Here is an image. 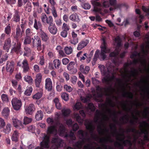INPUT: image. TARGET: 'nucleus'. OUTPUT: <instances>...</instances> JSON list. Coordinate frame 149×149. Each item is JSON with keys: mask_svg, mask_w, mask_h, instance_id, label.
<instances>
[{"mask_svg": "<svg viewBox=\"0 0 149 149\" xmlns=\"http://www.w3.org/2000/svg\"><path fill=\"white\" fill-rule=\"evenodd\" d=\"M21 43L20 42L18 41L17 42L16 44L15 43L12 50L17 54H19L21 51Z\"/></svg>", "mask_w": 149, "mask_h": 149, "instance_id": "dca6fc26", "label": "nucleus"}, {"mask_svg": "<svg viewBox=\"0 0 149 149\" xmlns=\"http://www.w3.org/2000/svg\"><path fill=\"white\" fill-rule=\"evenodd\" d=\"M22 37L21 29L20 26L18 25H17L16 28L15 35L14 37L18 41L19 38Z\"/></svg>", "mask_w": 149, "mask_h": 149, "instance_id": "f3484780", "label": "nucleus"}, {"mask_svg": "<svg viewBox=\"0 0 149 149\" xmlns=\"http://www.w3.org/2000/svg\"><path fill=\"white\" fill-rule=\"evenodd\" d=\"M49 141H42L40 143V145L42 148H48L49 147Z\"/></svg>", "mask_w": 149, "mask_h": 149, "instance_id": "8fccbe9b", "label": "nucleus"}, {"mask_svg": "<svg viewBox=\"0 0 149 149\" xmlns=\"http://www.w3.org/2000/svg\"><path fill=\"white\" fill-rule=\"evenodd\" d=\"M33 40V47L36 46L37 49L40 48L42 46L41 41L40 38L38 36H34V38H32Z\"/></svg>", "mask_w": 149, "mask_h": 149, "instance_id": "1a4fd4ad", "label": "nucleus"}, {"mask_svg": "<svg viewBox=\"0 0 149 149\" xmlns=\"http://www.w3.org/2000/svg\"><path fill=\"white\" fill-rule=\"evenodd\" d=\"M54 67L56 69L59 68L61 64V61L58 59H55L53 61Z\"/></svg>", "mask_w": 149, "mask_h": 149, "instance_id": "4c0bfd02", "label": "nucleus"}, {"mask_svg": "<svg viewBox=\"0 0 149 149\" xmlns=\"http://www.w3.org/2000/svg\"><path fill=\"white\" fill-rule=\"evenodd\" d=\"M1 98L3 102H8L9 99L7 95L3 94L1 96Z\"/></svg>", "mask_w": 149, "mask_h": 149, "instance_id": "13d9d810", "label": "nucleus"}, {"mask_svg": "<svg viewBox=\"0 0 149 149\" xmlns=\"http://www.w3.org/2000/svg\"><path fill=\"white\" fill-rule=\"evenodd\" d=\"M52 143H55L56 145L57 148H60L63 142L62 139L57 138H53L52 141Z\"/></svg>", "mask_w": 149, "mask_h": 149, "instance_id": "bb28decb", "label": "nucleus"}, {"mask_svg": "<svg viewBox=\"0 0 149 149\" xmlns=\"http://www.w3.org/2000/svg\"><path fill=\"white\" fill-rule=\"evenodd\" d=\"M4 32L8 35L10 34L11 32V28L10 24L5 28Z\"/></svg>", "mask_w": 149, "mask_h": 149, "instance_id": "6e6d98bb", "label": "nucleus"}, {"mask_svg": "<svg viewBox=\"0 0 149 149\" xmlns=\"http://www.w3.org/2000/svg\"><path fill=\"white\" fill-rule=\"evenodd\" d=\"M119 54L118 50L116 49L115 51L111 52L109 54L110 57H116Z\"/></svg>", "mask_w": 149, "mask_h": 149, "instance_id": "5fc2aeb1", "label": "nucleus"}, {"mask_svg": "<svg viewBox=\"0 0 149 149\" xmlns=\"http://www.w3.org/2000/svg\"><path fill=\"white\" fill-rule=\"evenodd\" d=\"M137 70L135 69H134L133 70L130 71V73H131V75L130 76H127V75H126L125 76L126 77H128V78L130 79H131V76L134 77L136 76L138 73Z\"/></svg>", "mask_w": 149, "mask_h": 149, "instance_id": "a18cd8bd", "label": "nucleus"}, {"mask_svg": "<svg viewBox=\"0 0 149 149\" xmlns=\"http://www.w3.org/2000/svg\"><path fill=\"white\" fill-rule=\"evenodd\" d=\"M62 112L63 116L66 117L69 116L71 112V111L69 109H64L62 110Z\"/></svg>", "mask_w": 149, "mask_h": 149, "instance_id": "49530a36", "label": "nucleus"}, {"mask_svg": "<svg viewBox=\"0 0 149 149\" xmlns=\"http://www.w3.org/2000/svg\"><path fill=\"white\" fill-rule=\"evenodd\" d=\"M110 128L112 130H113V129H114V132L113 133V134H117L116 137L117 139L118 138H120V139L123 138H125V134H124L125 131L122 128L120 129V130L122 132V133L121 134H119L118 133L116 126L115 124H113L112 125H111L110 126Z\"/></svg>", "mask_w": 149, "mask_h": 149, "instance_id": "0eeeda50", "label": "nucleus"}, {"mask_svg": "<svg viewBox=\"0 0 149 149\" xmlns=\"http://www.w3.org/2000/svg\"><path fill=\"white\" fill-rule=\"evenodd\" d=\"M125 138H124L121 139L118 138L117 140L123 142L121 144H123L124 146H127V144H128L129 147L130 148H131L132 146V143L131 141L128 139L125 140Z\"/></svg>", "mask_w": 149, "mask_h": 149, "instance_id": "a211bd4d", "label": "nucleus"}, {"mask_svg": "<svg viewBox=\"0 0 149 149\" xmlns=\"http://www.w3.org/2000/svg\"><path fill=\"white\" fill-rule=\"evenodd\" d=\"M42 96V92H38L34 95L32 97L33 99L38 100L40 99Z\"/></svg>", "mask_w": 149, "mask_h": 149, "instance_id": "603ef678", "label": "nucleus"}, {"mask_svg": "<svg viewBox=\"0 0 149 149\" xmlns=\"http://www.w3.org/2000/svg\"><path fill=\"white\" fill-rule=\"evenodd\" d=\"M24 8L25 10L29 12H30L31 11L32 6L31 3L29 2L27 3L24 6Z\"/></svg>", "mask_w": 149, "mask_h": 149, "instance_id": "a19ab883", "label": "nucleus"}, {"mask_svg": "<svg viewBox=\"0 0 149 149\" xmlns=\"http://www.w3.org/2000/svg\"><path fill=\"white\" fill-rule=\"evenodd\" d=\"M85 125L86 126V129L89 131L92 137L95 139L96 138V135L93 134L95 127L92 121H86L85 123Z\"/></svg>", "mask_w": 149, "mask_h": 149, "instance_id": "39448f33", "label": "nucleus"}, {"mask_svg": "<svg viewBox=\"0 0 149 149\" xmlns=\"http://www.w3.org/2000/svg\"><path fill=\"white\" fill-rule=\"evenodd\" d=\"M69 18L73 22H77L79 23L80 21V19L78 15L76 13L71 15L69 16Z\"/></svg>", "mask_w": 149, "mask_h": 149, "instance_id": "393cba45", "label": "nucleus"}, {"mask_svg": "<svg viewBox=\"0 0 149 149\" xmlns=\"http://www.w3.org/2000/svg\"><path fill=\"white\" fill-rule=\"evenodd\" d=\"M113 140L111 138L110 136H109L106 138L100 139L99 142L100 143H107V142L112 143L113 142Z\"/></svg>", "mask_w": 149, "mask_h": 149, "instance_id": "e433bc0d", "label": "nucleus"}, {"mask_svg": "<svg viewBox=\"0 0 149 149\" xmlns=\"http://www.w3.org/2000/svg\"><path fill=\"white\" fill-rule=\"evenodd\" d=\"M48 29L52 34L55 35L57 33L58 29L55 24H52L49 25Z\"/></svg>", "mask_w": 149, "mask_h": 149, "instance_id": "412c9836", "label": "nucleus"}, {"mask_svg": "<svg viewBox=\"0 0 149 149\" xmlns=\"http://www.w3.org/2000/svg\"><path fill=\"white\" fill-rule=\"evenodd\" d=\"M72 39L70 40V42L74 45H76L78 42V38L77 37V35L74 31H73L72 33Z\"/></svg>", "mask_w": 149, "mask_h": 149, "instance_id": "4be33fe9", "label": "nucleus"}, {"mask_svg": "<svg viewBox=\"0 0 149 149\" xmlns=\"http://www.w3.org/2000/svg\"><path fill=\"white\" fill-rule=\"evenodd\" d=\"M42 79V76L41 74H37L35 79V84L36 87H39Z\"/></svg>", "mask_w": 149, "mask_h": 149, "instance_id": "72a5a7b5", "label": "nucleus"}, {"mask_svg": "<svg viewBox=\"0 0 149 149\" xmlns=\"http://www.w3.org/2000/svg\"><path fill=\"white\" fill-rule=\"evenodd\" d=\"M53 102L55 104L56 108L58 109H60L61 108V106L59 102V100L58 98H55L53 100Z\"/></svg>", "mask_w": 149, "mask_h": 149, "instance_id": "58836bf2", "label": "nucleus"}, {"mask_svg": "<svg viewBox=\"0 0 149 149\" xmlns=\"http://www.w3.org/2000/svg\"><path fill=\"white\" fill-rule=\"evenodd\" d=\"M98 68L100 70L101 74L103 75H105L107 74V71L105 66L102 65H100L98 66Z\"/></svg>", "mask_w": 149, "mask_h": 149, "instance_id": "c03bdc74", "label": "nucleus"}, {"mask_svg": "<svg viewBox=\"0 0 149 149\" xmlns=\"http://www.w3.org/2000/svg\"><path fill=\"white\" fill-rule=\"evenodd\" d=\"M28 131L32 132V133H34L36 129L35 126L33 125L29 126L28 127Z\"/></svg>", "mask_w": 149, "mask_h": 149, "instance_id": "0e129e2a", "label": "nucleus"}, {"mask_svg": "<svg viewBox=\"0 0 149 149\" xmlns=\"http://www.w3.org/2000/svg\"><path fill=\"white\" fill-rule=\"evenodd\" d=\"M143 10L146 13L147 15H149V6L146 7L145 6H143L142 7Z\"/></svg>", "mask_w": 149, "mask_h": 149, "instance_id": "774afa93", "label": "nucleus"}, {"mask_svg": "<svg viewBox=\"0 0 149 149\" xmlns=\"http://www.w3.org/2000/svg\"><path fill=\"white\" fill-rule=\"evenodd\" d=\"M24 79L26 82H28L29 84H32L33 79L31 76L26 75L24 77Z\"/></svg>", "mask_w": 149, "mask_h": 149, "instance_id": "09e8293b", "label": "nucleus"}, {"mask_svg": "<svg viewBox=\"0 0 149 149\" xmlns=\"http://www.w3.org/2000/svg\"><path fill=\"white\" fill-rule=\"evenodd\" d=\"M44 116L43 113L41 110L37 111L35 115V118L37 120H40L42 119Z\"/></svg>", "mask_w": 149, "mask_h": 149, "instance_id": "2f4dec72", "label": "nucleus"}, {"mask_svg": "<svg viewBox=\"0 0 149 149\" xmlns=\"http://www.w3.org/2000/svg\"><path fill=\"white\" fill-rule=\"evenodd\" d=\"M10 110L8 107L4 108L1 112L2 115L5 118H7L9 116Z\"/></svg>", "mask_w": 149, "mask_h": 149, "instance_id": "c756f323", "label": "nucleus"}, {"mask_svg": "<svg viewBox=\"0 0 149 149\" xmlns=\"http://www.w3.org/2000/svg\"><path fill=\"white\" fill-rule=\"evenodd\" d=\"M100 115L103 116V119L104 120H107L109 119V118L107 115L102 113L99 110H97L96 111V119L94 120L95 123H96L98 122L99 118V116Z\"/></svg>", "mask_w": 149, "mask_h": 149, "instance_id": "9b49d317", "label": "nucleus"}, {"mask_svg": "<svg viewBox=\"0 0 149 149\" xmlns=\"http://www.w3.org/2000/svg\"><path fill=\"white\" fill-rule=\"evenodd\" d=\"M64 89L67 92H70L73 90V88L70 86H68L67 84H65L64 85Z\"/></svg>", "mask_w": 149, "mask_h": 149, "instance_id": "e2e57ef3", "label": "nucleus"}, {"mask_svg": "<svg viewBox=\"0 0 149 149\" xmlns=\"http://www.w3.org/2000/svg\"><path fill=\"white\" fill-rule=\"evenodd\" d=\"M25 34V36L31 37L33 35V32L31 31V29L28 28L26 29V30Z\"/></svg>", "mask_w": 149, "mask_h": 149, "instance_id": "4d7b16f0", "label": "nucleus"}, {"mask_svg": "<svg viewBox=\"0 0 149 149\" xmlns=\"http://www.w3.org/2000/svg\"><path fill=\"white\" fill-rule=\"evenodd\" d=\"M11 125L10 124H8L6 128L3 130V132L6 134H8L11 131Z\"/></svg>", "mask_w": 149, "mask_h": 149, "instance_id": "864d4df0", "label": "nucleus"}, {"mask_svg": "<svg viewBox=\"0 0 149 149\" xmlns=\"http://www.w3.org/2000/svg\"><path fill=\"white\" fill-rule=\"evenodd\" d=\"M45 88L48 91H51L52 89V82L49 78H47L45 80Z\"/></svg>", "mask_w": 149, "mask_h": 149, "instance_id": "2eb2a0df", "label": "nucleus"}, {"mask_svg": "<svg viewBox=\"0 0 149 149\" xmlns=\"http://www.w3.org/2000/svg\"><path fill=\"white\" fill-rule=\"evenodd\" d=\"M13 122L14 126L17 128H18L20 126H22V124L21 121L17 119H13Z\"/></svg>", "mask_w": 149, "mask_h": 149, "instance_id": "473e14b6", "label": "nucleus"}, {"mask_svg": "<svg viewBox=\"0 0 149 149\" xmlns=\"http://www.w3.org/2000/svg\"><path fill=\"white\" fill-rule=\"evenodd\" d=\"M41 18L42 22L46 23L49 25L53 24V19L51 16L47 17L45 14H42Z\"/></svg>", "mask_w": 149, "mask_h": 149, "instance_id": "6e6552de", "label": "nucleus"}, {"mask_svg": "<svg viewBox=\"0 0 149 149\" xmlns=\"http://www.w3.org/2000/svg\"><path fill=\"white\" fill-rule=\"evenodd\" d=\"M55 125H52L48 127L47 131V133L48 134H53L56 131Z\"/></svg>", "mask_w": 149, "mask_h": 149, "instance_id": "7c9ffc66", "label": "nucleus"}, {"mask_svg": "<svg viewBox=\"0 0 149 149\" xmlns=\"http://www.w3.org/2000/svg\"><path fill=\"white\" fill-rule=\"evenodd\" d=\"M35 109V105L33 104H30L25 108L26 113L30 115H31L33 113Z\"/></svg>", "mask_w": 149, "mask_h": 149, "instance_id": "4468645a", "label": "nucleus"}, {"mask_svg": "<svg viewBox=\"0 0 149 149\" xmlns=\"http://www.w3.org/2000/svg\"><path fill=\"white\" fill-rule=\"evenodd\" d=\"M108 1H104L102 3V6L104 8H107L109 7L110 5L113 6V7H110L109 10L110 11L116 9H120L122 6L121 4H117L116 0H109Z\"/></svg>", "mask_w": 149, "mask_h": 149, "instance_id": "7ed1b4c3", "label": "nucleus"}, {"mask_svg": "<svg viewBox=\"0 0 149 149\" xmlns=\"http://www.w3.org/2000/svg\"><path fill=\"white\" fill-rule=\"evenodd\" d=\"M11 39L10 38H8L5 41L3 48V49L6 51L7 52H9L11 45Z\"/></svg>", "mask_w": 149, "mask_h": 149, "instance_id": "6ab92c4d", "label": "nucleus"}, {"mask_svg": "<svg viewBox=\"0 0 149 149\" xmlns=\"http://www.w3.org/2000/svg\"><path fill=\"white\" fill-rule=\"evenodd\" d=\"M32 121V119L27 117H25L24 119V124L25 125L30 123Z\"/></svg>", "mask_w": 149, "mask_h": 149, "instance_id": "680f3d73", "label": "nucleus"}, {"mask_svg": "<svg viewBox=\"0 0 149 149\" xmlns=\"http://www.w3.org/2000/svg\"><path fill=\"white\" fill-rule=\"evenodd\" d=\"M92 82L93 84L95 86L96 90L97 91V94L98 97H102L104 93H106V95H107V91L110 89V88H102L98 85L100 84V81L96 79L95 78L92 77Z\"/></svg>", "mask_w": 149, "mask_h": 149, "instance_id": "f257e3e1", "label": "nucleus"}, {"mask_svg": "<svg viewBox=\"0 0 149 149\" xmlns=\"http://www.w3.org/2000/svg\"><path fill=\"white\" fill-rule=\"evenodd\" d=\"M33 91V88L31 86L27 87L24 93V95L26 96H30Z\"/></svg>", "mask_w": 149, "mask_h": 149, "instance_id": "79ce46f5", "label": "nucleus"}, {"mask_svg": "<svg viewBox=\"0 0 149 149\" xmlns=\"http://www.w3.org/2000/svg\"><path fill=\"white\" fill-rule=\"evenodd\" d=\"M15 63L13 61H8L6 62V69L7 72L11 74L13 72Z\"/></svg>", "mask_w": 149, "mask_h": 149, "instance_id": "9d476101", "label": "nucleus"}, {"mask_svg": "<svg viewBox=\"0 0 149 149\" xmlns=\"http://www.w3.org/2000/svg\"><path fill=\"white\" fill-rule=\"evenodd\" d=\"M61 97L65 101H67L69 99V95L65 93H62Z\"/></svg>", "mask_w": 149, "mask_h": 149, "instance_id": "bf43d9fd", "label": "nucleus"}, {"mask_svg": "<svg viewBox=\"0 0 149 149\" xmlns=\"http://www.w3.org/2000/svg\"><path fill=\"white\" fill-rule=\"evenodd\" d=\"M75 64V63L74 61L70 62L68 65H67V67L69 71L74 70V72L73 73H75L77 72V70L76 69H74V65Z\"/></svg>", "mask_w": 149, "mask_h": 149, "instance_id": "f704fd0d", "label": "nucleus"}, {"mask_svg": "<svg viewBox=\"0 0 149 149\" xmlns=\"http://www.w3.org/2000/svg\"><path fill=\"white\" fill-rule=\"evenodd\" d=\"M78 134L80 136L79 139L82 140L81 141H77L75 143L74 146L78 148L82 147L83 144L84 143L85 141L89 140V138H87L86 137L88 135L87 132H84L82 130H80L78 132Z\"/></svg>", "mask_w": 149, "mask_h": 149, "instance_id": "f03ea898", "label": "nucleus"}, {"mask_svg": "<svg viewBox=\"0 0 149 149\" xmlns=\"http://www.w3.org/2000/svg\"><path fill=\"white\" fill-rule=\"evenodd\" d=\"M123 89L124 92L122 94V96L124 97H127L130 99H132L134 97L133 94L131 92H125V89L124 86L123 87Z\"/></svg>", "mask_w": 149, "mask_h": 149, "instance_id": "c85d7f7f", "label": "nucleus"}, {"mask_svg": "<svg viewBox=\"0 0 149 149\" xmlns=\"http://www.w3.org/2000/svg\"><path fill=\"white\" fill-rule=\"evenodd\" d=\"M64 50L65 53L68 55L70 54L72 52V49L71 47H65L64 49Z\"/></svg>", "mask_w": 149, "mask_h": 149, "instance_id": "3c124183", "label": "nucleus"}, {"mask_svg": "<svg viewBox=\"0 0 149 149\" xmlns=\"http://www.w3.org/2000/svg\"><path fill=\"white\" fill-rule=\"evenodd\" d=\"M19 133L17 130H15L12 135L11 139L12 141L15 142L17 141L18 138L19 137Z\"/></svg>", "mask_w": 149, "mask_h": 149, "instance_id": "c9c22d12", "label": "nucleus"}, {"mask_svg": "<svg viewBox=\"0 0 149 149\" xmlns=\"http://www.w3.org/2000/svg\"><path fill=\"white\" fill-rule=\"evenodd\" d=\"M107 111L109 114H110L111 115L113 116L115 118H116V112L114 111L113 112H112L111 110L110 109H107Z\"/></svg>", "mask_w": 149, "mask_h": 149, "instance_id": "69168bd1", "label": "nucleus"}, {"mask_svg": "<svg viewBox=\"0 0 149 149\" xmlns=\"http://www.w3.org/2000/svg\"><path fill=\"white\" fill-rule=\"evenodd\" d=\"M102 126L103 127H105L104 123L102 122H100V124L99 125L97 126V131L100 134H102L103 133V131H105L107 132H108L109 130L106 128L103 129L102 127Z\"/></svg>", "mask_w": 149, "mask_h": 149, "instance_id": "b1692460", "label": "nucleus"}, {"mask_svg": "<svg viewBox=\"0 0 149 149\" xmlns=\"http://www.w3.org/2000/svg\"><path fill=\"white\" fill-rule=\"evenodd\" d=\"M101 51L100 53L99 59L100 60H104L106 58V54L109 53L111 49L107 47L106 45V42L104 40L103 42V45L101 46Z\"/></svg>", "mask_w": 149, "mask_h": 149, "instance_id": "20e7f679", "label": "nucleus"}, {"mask_svg": "<svg viewBox=\"0 0 149 149\" xmlns=\"http://www.w3.org/2000/svg\"><path fill=\"white\" fill-rule=\"evenodd\" d=\"M89 40H82L79 42L77 48V49L78 50H80L84 47H86L89 43Z\"/></svg>", "mask_w": 149, "mask_h": 149, "instance_id": "aec40b11", "label": "nucleus"}, {"mask_svg": "<svg viewBox=\"0 0 149 149\" xmlns=\"http://www.w3.org/2000/svg\"><path fill=\"white\" fill-rule=\"evenodd\" d=\"M14 14L12 18L13 22L15 23L19 22L20 19V14L18 10H15Z\"/></svg>", "mask_w": 149, "mask_h": 149, "instance_id": "f8f14e48", "label": "nucleus"}, {"mask_svg": "<svg viewBox=\"0 0 149 149\" xmlns=\"http://www.w3.org/2000/svg\"><path fill=\"white\" fill-rule=\"evenodd\" d=\"M11 102L12 106L14 109L15 110H18L22 106V103L21 100L17 98H13Z\"/></svg>", "mask_w": 149, "mask_h": 149, "instance_id": "423d86ee", "label": "nucleus"}, {"mask_svg": "<svg viewBox=\"0 0 149 149\" xmlns=\"http://www.w3.org/2000/svg\"><path fill=\"white\" fill-rule=\"evenodd\" d=\"M39 34L43 41L46 42L49 39V37L47 34L44 32L43 30L39 31Z\"/></svg>", "mask_w": 149, "mask_h": 149, "instance_id": "cd10ccee", "label": "nucleus"}, {"mask_svg": "<svg viewBox=\"0 0 149 149\" xmlns=\"http://www.w3.org/2000/svg\"><path fill=\"white\" fill-rule=\"evenodd\" d=\"M149 107H146L144 110V118H147V116L149 114Z\"/></svg>", "mask_w": 149, "mask_h": 149, "instance_id": "338daca9", "label": "nucleus"}, {"mask_svg": "<svg viewBox=\"0 0 149 149\" xmlns=\"http://www.w3.org/2000/svg\"><path fill=\"white\" fill-rule=\"evenodd\" d=\"M22 67L23 68V71L24 72L26 73L29 71V69L27 60L26 59L24 60L22 62Z\"/></svg>", "mask_w": 149, "mask_h": 149, "instance_id": "5701e85b", "label": "nucleus"}, {"mask_svg": "<svg viewBox=\"0 0 149 149\" xmlns=\"http://www.w3.org/2000/svg\"><path fill=\"white\" fill-rule=\"evenodd\" d=\"M24 49L25 51L24 54V56H26L28 54L31 53V51L30 48L27 46H25L24 47Z\"/></svg>", "mask_w": 149, "mask_h": 149, "instance_id": "de8ad7c7", "label": "nucleus"}, {"mask_svg": "<svg viewBox=\"0 0 149 149\" xmlns=\"http://www.w3.org/2000/svg\"><path fill=\"white\" fill-rule=\"evenodd\" d=\"M33 27L36 30H42V25L41 22L40 21H37L36 19H34Z\"/></svg>", "mask_w": 149, "mask_h": 149, "instance_id": "a878e982", "label": "nucleus"}, {"mask_svg": "<svg viewBox=\"0 0 149 149\" xmlns=\"http://www.w3.org/2000/svg\"><path fill=\"white\" fill-rule=\"evenodd\" d=\"M74 118L76 119L77 121L79 123L82 124L83 123V120L77 113H75L74 115Z\"/></svg>", "mask_w": 149, "mask_h": 149, "instance_id": "37998d69", "label": "nucleus"}, {"mask_svg": "<svg viewBox=\"0 0 149 149\" xmlns=\"http://www.w3.org/2000/svg\"><path fill=\"white\" fill-rule=\"evenodd\" d=\"M55 126L58 128V130L61 134H63L66 132V129L63 125L59 122L56 123Z\"/></svg>", "mask_w": 149, "mask_h": 149, "instance_id": "ddd939ff", "label": "nucleus"}, {"mask_svg": "<svg viewBox=\"0 0 149 149\" xmlns=\"http://www.w3.org/2000/svg\"><path fill=\"white\" fill-rule=\"evenodd\" d=\"M32 38L30 36H25L24 37V40L23 44L24 45L30 44L31 42Z\"/></svg>", "mask_w": 149, "mask_h": 149, "instance_id": "ea45409f", "label": "nucleus"}, {"mask_svg": "<svg viewBox=\"0 0 149 149\" xmlns=\"http://www.w3.org/2000/svg\"><path fill=\"white\" fill-rule=\"evenodd\" d=\"M87 108L90 110L92 111H93L95 110V108L93 103H90L88 104Z\"/></svg>", "mask_w": 149, "mask_h": 149, "instance_id": "052dcab7", "label": "nucleus"}]
</instances>
